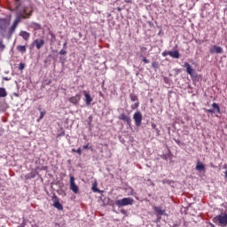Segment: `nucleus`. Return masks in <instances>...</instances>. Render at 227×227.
Here are the masks:
<instances>
[{"mask_svg":"<svg viewBox=\"0 0 227 227\" xmlns=\"http://www.w3.org/2000/svg\"><path fill=\"white\" fill-rule=\"evenodd\" d=\"M213 223L217 226L226 227L227 226V213L221 212L216 216L213 217Z\"/></svg>","mask_w":227,"mask_h":227,"instance_id":"1","label":"nucleus"},{"mask_svg":"<svg viewBox=\"0 0 227 227\" xmlns=\"http://www.w3.org/2000/svg\"><path fill=\"white\" fill-rule=\"evenodd\" d=\"M114 205L119 208H121V207H129V205H134V199L127 197L121 200H117L114 201Z\"/></svg>","mask_w":227,"mask_h":227,"instance_id":"2","label":"nucleus"},{"mask_svg":"<svg viewBox=\"0 0 227 227\" xmlns=\"http://www.w3.org/2000/svg\"><path fill=\"white\" fill-rule=\"evenodd\" d=\"M133 120L135 121L136 127H141V123L143 121V114H141V112H136L133 114Z\"/></svg>","mask_w":227,"mask_h":227,"instance_id":"3","label":"nucleus"},{"mask_svg":"<svg viewBox=\"0 0 227 227\" xmlns=\"http://www.w3.org/2000/svg\"><path fill=\"white\" fill-rule=\"evenodd\" d=\"M212 107L210 109H206V113H209L210 114H215L218 113V114H221V107L217 103H213Z\"/></svg>","mask_w":227,"mask_h":227,"instance_id":"4","label":"nucleus"},{"mask_svg":"<svg viewBox=\"0 0 227 227\" xmlns=\"http://www.w3.org/2000/svg\"><path fill=\"white\" fill-rule=\"evenodd\" d=\"M184 67L186 68V72L191 77H198V73L191 67V64L185 62Z\"/></svg>","mask_w":227,"mask_h":227,"instance_id":"5","label":"nucleus"},{"mask_svg":"<svg viewBox=\"0 0 227 227\" xmlns=\"http://www.w3.org/2000/svg\"><path fill=\"white\" fill-rule=\"evenodd\" d=\"M70 189L72 190V192L74 194H77L79 192V186H77V184H75V177H74V176H70Z\"/></svg>","mask_w":227,"mask_h":227,"instance_id":"6","label":"nucleus"},{"mask_svg":"<svg viewBox=\"0 0 227 227\" xmlns=\"http://www.w3.org/2000/svg\"><path fill=\"white\" fill-rule=\"evenodd\" d=\"M31 15H33V11H30V12H26V11L24 12V13H20L16 16L15 20H17L18 22H21L22 19L26 20V19H29V17H31Z\"/></svg>","mask_w":227,"mask_h":227,"instance_id":"7","label":"nucleus"},{"mask_svg":"<svg viewBox=\"0 0 227 227\" xmlns=\"http://www.w3.org/2000/svg\"><path fill=\"white\" fill-rule=\"evenodd\" d=\"M51 198L53 201V207L57 208V210H63V205L59 202V199H58V195L54 193Z\"/></svg>","mask_w":227,"mask_h":227,"instance_id":"8","label":"nucleus"},{"mask_svg":"<svg viewBox=\"0 0 227 227\" xmlns=\"http://www.w3.org/2000/svg\"><path fill=\"white\" fill-rule=\"evenodd\" d=\"M43 45H45V40L43 39H35L31 43V47L35 46L37 51H40Z\"/></svg>","mask_w":227,"mask_h":227,"instance_id":"9","label":"nucleus"},{"mask_svg":"<svg viewBox=\"0 0 227 227\" xmlns=\"http://www.w3.org/2000/svg\"><path fill=\"white\" fill-rule=\"evenodd\" d=\"M68 102L78 107L79 103L81 102V94H76L75 96L69 98Z\"/></svg>","mask_w":227,"mask_h":227,"instance_id":"10","label":"nucleus"},{"mask_svg":"<svg viewBox=\"0 0 227 227\" xmlns=\"http://www.w3.org/2000/svg\"><path fill=\"white\" fill-rule=\"evenodd\" d=\"M118 118L119 120L125 121V123H127L129 127L132 125V119L130 118V116L125 114V113L121 114Z\"/></svg>","mask_w":227,"mask_h":227,"instance_id":"11","label":"nucleus"},{"mask_svg":"<svg viewBox=\"0 0 227 227\" xmlns=\"http://www.w3.org/2000/svg\"><path fill=\"white\" fill-rule=\"evenodd\" d=\"M210 54H223V48L218 45H213L209 49Z\"/></svg>","mask_w":227,"mask_h":227,"instance_id":"12","label":"nucleus"},{"mask_svg":"<svg viewBox=\"0 0 227 227\" xmlns=\"http://www.w3.org/2000/svg\"><path fill=\"white\" fill-rule=\"evenodd\" d=\"M6 27H8V20L0 19V29H1V31H6Z\"/></svg>","mask_w":227,"mask_h":227,"instance_id":"13","label":"nucleus"},{"mask_svg":"<svg viewBox=\"0 0 227 227\" xmlns=\"http://www.w3.org/2000/svg\"><path fill=\"white\" fill-rule=\"evenodd\" d=\"M168 56H170V58H173L174 59H179L180 51H178V50L169 51H168Z\"/></svg>","mask_w":227,"mask_h":227,"instance_id":"14","label":"nucleus"},{"mask_svg":"<svg viewBox=\"0 0 227 227\" xmlns=\"http://www.w3.org/2000/svg\"><path fill=\"white\" fill-rule=\"evenodd\" d=\"M154 212L157 214V215H166V209H162V207H153Z\"/></svg>","mask_w":227,"mask_h":227,"instance_id":"15","label":"nucleus"},{"mask_svg":"<svg viewBox=\"0 0 227 227\" xmlns=\"http://www.w3.org/2000/svg\"><path fill=\"white\" fill-rule=\"evenodd\" d=\"M195 169H196V171H199L200 173H201V171H205V164H203V162L198 160Z\"/></svg>","mask_w":227,"mask_h":227,"instance_id":"16","label":"nucleus"},{"mask_svg":"<svg viewBox=\"0 0 227 227\" xmlns=\"http://www.w3.org/2000/svg\"><path fill=\"white\" fill-rule=\"evenodd\" d=\"M84 97L86 106H91V102H93V98H91V95H90L87 92H84Z\"/></svg>","mask_w":227,"mask_h":227,"instance_id":"17","label":"nucleus"},{"mask_svg":"<svg viewBox=\"0 0 227 227\" xmlns=\"http://www.w3.org/2000/svg\"><path fill=\"white\" fill-rule=\"evenodd\" d=\"M20 36H22L23 40L27 42L29 40V36H31V35L29 34V32H26L23 30V31L20 32Z\"/></svg>","mask_w":227,"mask_h":227,"instance_id":"18","label":"nucleus"},{"mask_svg":"<svg viewBox=\"0 0 227 227\" xmlns=\"http://www.w3.org/2000/svg\"><path fill=\"white\" fill-rule=\"evenodd\" d=\"M160 157L163 159V160H171V159H173V153H171V151H168L167 154H162Z\"/></svg>","mask_w":227,"mask_h":227,"instance_id":"19","label":"nucleus"},{"mask_svg":"<svg viewBox=\"0 0 227 227\" xmlns=\"http://www.w3.org/2000/svg\"><path fill=\"white\" fill-rule=\"evenodd\" d=\"M17 51L19 52H21V54H26L27 49L26 48V45H18L17 46Z\"/></svg>","mask_w":227,"mask_h":227,"instance_id":"20","label":"nucleus"},{"mask_svg":"<svg viewBox=\"0 0 227 227\" xmlns=\"http://www.w3.org/2000/svg\"><path fill=\"white\" fill-rule=\"evenodd\" d=\"M5 97H8V92L6 91V89L0 87V98H4Z\"/></svg>","mask_w":227,"mask_h":227,"instance_id":"21","label":"nucleus"},{"mask_svg":"<svg viewBox=\"0 0 227 227\" xmlns=\"http://www.w3.org/2000/svg\"><path fill=\"white\" fill-rule=\"evenodd\" d=\"M15 29L12 27H11L8 30V34L6 35L7 40H10V38H12V36L13 35V33H15Z\"/></svg>","mask_w":227,"mask_h":227,"instance_id":"22","label":"nucleus"},{"mask_svg":"<svg viewBox=\"0 0 227 227\" xmlns=\"http://www.w3.org/2000/svg\"><path fill=\"white\" fill-rule=\"evenodd\" d=\"M38 111H41L40 112V116H39V118L37 120V121H40L41 120H43V116H45L46 112L42 111V108H38Z\"/></svg>","mask_w":227,"mask_h":227,"instance_id":"23","label":"nucleus"},{"mask_svg":"<svg viewBox=\"0 0 227 227\" xmlns=\"http://www.w3.org/2000/svg\"><path fill=\"white\" fill-rule=\"evenodd\" d=\"M129 98H130L131 102H139L136 94H130Z\"/></svg>","mask_w":227,"mask_h":227,"instance_id":"24","label":"nucleus"},{"mask_svg":"<svg viewBox=\"0 0 227 227\" xmlns=\"http://www.w3.org/2000/svg\"><path fill=\"white\" fill-rule=\"evenodd\" d=\"M18 68H19V70H20V72H22V70H24V68H26V64L20 62L19 64V67Z\"/></svg>","mask_w":227,"mask_h":227,"instance_id":"25","label":"nucleus"},{"mask_svg":"<svg viewBox=\"0 0 227 227\" xmlns=\"http://www.w3.org/2000/svg\"><path fill=\"white\" fill-rule=\"evenodd\" d=\"M92 191L93 192H100V190H98V188L97 187V184H94L92 185Z\"/></svg>","mask_w":227,"mask_h":227,"instance_id":"26","label":"nucleus"},{"mask_svg":"<svg viewBox=\"0 0 227 227\" xmlns=\"http://www.w3.org/2000/svg\"><path fill=\"white\" fill-rule=\"evenodd\" d=\"M32 26L34 27V29H40V24L36 22H32Z\"/></svg>","mask_w":227,"mask_h":227,"instance_id":"27","label":"nucleus"},{"mask_svg":"<svg viewBox=\"0 0 227 227\" xmlns=\"http://www.w3.org/2000/svg\"><path fill=\"white\" fill-rule=\"evenodd\" d=\"M140 58L143 59L142 61H143L144 63H145V65H147L148 63H150V61L147 59L146 57H144L143 55H140Z\"/></svg>","mask_w":227,"mask_h":227,"instance_id":"28","label":"nucleus"},{"mask_svg":"<svg viewBox=\"0 0 227 227\" xmlns=\"http://www.w3.org/2000/svg\"><path fill=\"white\" fill-rule=\"evenodd\" d=\"M5 47L6 46L3 43V39H0V50L4 51Z\"/></svg>","mask_w":227,"mask_h":227,"instance_id":"29","label":"nucleus"},{"mask_svg":"<svg viewBox=\"0 0 227 227\" xmlns=\"http://www.w3.org/2000/svg\"><path fill=\"white\" fill-rule=\"evenodd\" d=\"M139 107V101H137L134 105L131 106V109H137Z\"/></svg>","mask_w":227,"mask_h":227,"instance_id":"30","label":"nucleus"},{"mask_svg":"<svg viewBox=\"0 0 227 227\" xmlns=\"http://www.w3.org/2000/svg\"><path fill=\"white\" fill-rule=\"evenodd\" d=\"M59 54H60V56H65L67 54V50H65V49L60 50Z\"/></svg>","mask_w":227,"mask_h":227,"instance_id":"31","label":"nucleus"},{"mask_svg":"<svg viewBox=\"0 0 227 227\" xmlns=\"http://www.w3.org/2000/svg\"><path fill=\"white\" fill-rule=\"evenodd\" d=\"M152 67H153V68H159V63L154 61L152 63Z\"/></svg>","mask_w":227,"mask_h":227,"instance_id":"32","label":"nucleus"},{"mask_svg":"<svg viewBox=\"0 0 227 227\" xmlns=\"http://www.w3.org/2000/svg\"><path fill=\"white\" fill-rule=\"evenodd\" d=\"M73 152H76V153H78L79 155L82 153V150L81 148H78L77 150L73 149Z\"/></svg>","mask_w":227,"mask_h":227,"instance_id":"33","label":"nucleus"},{"mask_svg":"<svg viewBox=\"0 0 227 227\" xmlns=\"http://www.w3.org/2000/svg\"><path fill=\"white\" fill-rule=\"evenodd\" d=\"M161 55L163 56V58H166V56H169V51H165L161 53Z\"/></svg>","mask_w":227,"mask_h":227,"instance_id":"34","label":"nucleus"},{"mask_svg":"<svg viewBox=\"0 0 227 227\" xmlns=\"http://www.w3.org/2000/svg\"><path fill=\"white\" fill-rule=\"evenodd\" d=\"M83 150H90V145H86L82 146Z\"/></svg>","mask_w":227,"mask_h":227,"instance_id":"35","label":"nucleus"},{"mask_svg":"<svg viewBox=\"0 0 227 227\" xmlns=\"http://www.w3.org/2000/svg\"><path fill=\"white\" fill-rule=\"evenodd\" d=\"M151 127H152V129H153L155 130L157 129V124L152 123Z\"/></svg>","mask_w":227,"mask_h":227,"instance_id":"36","label":"nucleus"},{"mask_svg":"<svg viewBox=\"0 0 227 227\" xmlns=\"http://www.w3.org/2000/svg\"><path fill=\"white\" fill-rule=\"evenodd\" d=\"M154 130H155L157 136H160V130L159 129L156 128Z\"/></svg>","mask_w":227,"mask_h":227,"instance_id":"37","label":"nucleus"},{"mask_svg":"<svg viewBox=\"0 0 227 227\" xmlns=\"http://www.w3.org/2000/svg\"><path fill=\"white\" fill-rule=\"evenodd\" d=\"M17 26H19V25H17V23H12V27H13L14 29H17Z\"/></svg>","mask_w":227,"mask_h":227,"instance_id":"38","label":"nucleus"},{"mask_svg":"<svg viewBox=\"0 0 227 227\" xmlns=\"http://www.w3.org/2000/svg\"><path fill=\"white\" fill-rule=\"evenodd\" d=\"M160 219H161L160 215H157V223H160Z\"/></svg>","mask_w":227,"mask_h":227,"instance_id":"39","label":"nucleus"},{"mask_svg":"<svg viewBox=\"0 0 227 227\" xmlns=\"http://www.w3.org/2000/svg\"><path fill=\"white\" fill-rule=\"evenodd\" d=\"M89 121H93V116L92 115H90L89 118H88Z\"/></svg>","mask_w":227,"mask_h":227,"instance_id":"40","label":"nucleus"},{"mask_svg":"<svg viewBox=\"0 0 227 227\" xmlns=\"http://www.w3.org/2000/svg\"><path fill=\"white\" fill-rule=\"evenodd\" d=\"M59 136L60 137H63V136H65V131L60 132V133L59 134Z\"/></svg>","mask_w":227,"mask_h":227,"instance_id":"41","label":"nucleus"},{"mask_svg":"<svg viewBox=\"0 0 227 227\" xmlns=\"http://www.w3.org/2000/svg\"><path fill=\"white\" fill-rule=\"evenodd\" d=\"M193 79V81H200V76L197 77H192Z\"/></svg>","mask_w":227,"mask_h":227,"instance_id":"42","label":"nucleus"},{"mask_svg":"<svg viewBox=\"0 0 227 227\" xmlns=\"http://www.w3.org/2000/svg\"><path fill=\"white\" fill-rule=\"evenodd\" d=\"M16 25H18L19 26V24H20L17 20H14V21H13Z\"/></svg>","mask_w":227,"mask_h":227,"instance_id":"43","label":"nucleus"},{"mask_svg":"<svg viewBox=\"0 0 227 227\" xmlns=\"http://www.w3.org/2000/svg\"><path fill=\"white\" fill-rule=\"evenodd\" d=\"M16 25H18L19 26V24H20L17 20H14V21H13Z\"/></svg>","mask_w":227,"mask_h":227,"instance_id":"44","label":"nucleus"},{"mask_svg":"<svg viewBox=\"0 0 227 227\" xmlns=\"http://www.w3.org/2000/svg\"><path fill=\"white\" fill-rule=\"evenodd\" d=\"M3 80H4V81H10V78H8V77H4Z\"/></svg>","mask_w":227,"mask_h":227,"instance_id":"45","label":"nucleus"},{"mask_svg":"<svg viewBox=\"0 0 227 227\" xmlns=\"http://www.w3.org/2000/svg\"><path fill=\"white\" fill-rule=\"evenodd\" d=\"M88 125H89L90 129H91V121H88Z\"/></svg>","mask_w":227,"mask_h":227,"instance_id":"46","label":"nucleus"},{"mask_svg":"<svg viewBox=\"0 0 227 227\" xmlns=\"http://www.w3.org/2000/svg\"><path fill=\"white\" fill-rule=\"evenodd\" d=\"M175 141H176V145H180V140H177V139H175Z\"/></svg>","mask_w":227,"mask_h":227,"instance_id":"47","label":"nucleus"},{"mask_svg":"<svg viewBox=\"0 0 227 227\" xmlns=\"http://www.w3.org/2000/svg\"><path fill=\"white\" fill-rule=\"evenodd\" d=\"M209 226L210 227H215V225L214 223H209Z\"/></svg>","mask_w":227,"mask_h":227,"instance_id":"48","label":"nucleus"},{"mask_svg":"<svg viewBox=\"0 0 227 227\" xmlns=\"http://www.w3.org/2000/svg\"><path fill=\"white\" fill-rule=\"evenodd\" d=\"M63 49H67V43L63 44Z\"/></svg>","mask_w":227,"mask_h":227,"instance_id":"49","label":"nucleus"},{"mask_svg":"<svg viewBox=\"0 0 227 227\" xmlns=\"http://www.w3.org/2000/svg\"><path fill=\"white\" fill-rule=\"evenodd\" d=\"M203 42H204V41H200V42H198V40H196V43H203Z\"/></svg>","mask_w":227,"mask_h":227,"instance_id":"50","label":"nucleus"},{"mask_svg":"<svg viewBox=\"0 0 227 227\" xmlns=\"http://www.w3.org/2000/svg\"><path fill=\"white\" fill-rule=\"evenodd\" d=\"M141 51H146V47H142Z\"/></svg>","mask_w":227,"mask_h":227,"instance_id":"51","label":"nucleus"},{"mask_svg":"<svg viewBox=\"0 0 227 227\" xmlns=\"http://www.w3.org/2000/svg\"><path fill=\"white\" fill-rule=\"evenodd\" d=\"M168 78H164V82L168 83Z\"/></svg>","mask_w":227,"mask_h":227,"instance_id":"52","label":"nucleus"},{"mask_svg":"<svg viewBox=\"0 0 227 227\" xmlns=\"http://www.w3.org/2000/svg\"><path fill=\"white\" fill-rule=\"evenodd\" d=\"M121 214H125V210H121Z\"/></svg>","mask_w":227,"mask_h":227,"instance_id":"53","label":"nucleus"},{"mask_svg":"<svg viewBox=\"0 0 227 227\" xmlns=\"http://www.w3.org/2000/svg\"><path fill=\"white\" fill-rule=\"evenodd\" d=\"M18 227H24V225H20V226H18Z\"/></svg>","mask_w":227,"mask_h":227,"instance_id":"54","label":"nucleus"},{"mask_svg":"<svg viewBox=\"0 0 227 227\" xmlns=\"http://www.w3.org/2000/svg\"><path fill=\"white\" fill-rule=\"evenodd\" d=\"M126 3H130V1L128 0V1H126Z\"/></svg>","mask_w":227,"mask_h":227,"instance_id":"55","label":"nucleus"},{"mask_svg":"<svg viewBox=\"0 0 227 227\" xmlns=\"http://www.w3.org/2000/svg\"><path fill=\"white\" fill-rule=\"evenodd\" d=\"M126 3H130V1L128 0V1H126Z\"/></svg>","mask_w":227,"mask_h":227,"instance_id":"56","label":"nucleus"}]
</instances>
